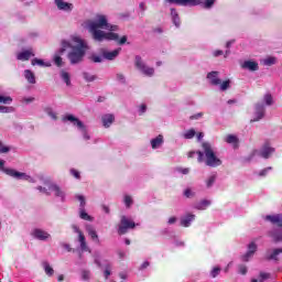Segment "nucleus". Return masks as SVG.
Returning <instances> with one entry per match:
<instances>
[{
    "instance_id": "20",
    "label": "nucleus",
    "mask_w": 282,
    "mask_h": 282,
    "mask_svg": "<svg viewBox=\"0 0 282 282\" xmlns=\"http://www.w3.org/2000/svg\"><path fill=\"white\" fill-rule=\"evenodd\" d=\"M86 232L89 235V237L96 242L100 243V239L98 238V232H96V229L91 225L86 226Z\"/></svg>"
},
{
    "instance_id": "32",
    "label": "nucleus",
    "mask_w": 282,
    "mask_h": 282,
    "mask_svg": "<svg viewBox=\"0 0 282 282\" xmlns=\"http://www.w3.org/2000/svg\"><path fill=\"white\" fill-rule=\"evenodd\" d=\"M51 191H54L56 197H62V199H65V193L61 191L58 185H51Z\"/></svg>"
},
{
    "instance_id": "10",
    "label": "nucleus",
    "mask_w": 282,
    "mask_h": 282,
    "mask_svg": "<svg viewBox=\"0 0 282 282\" xmlns=\"http://www.w3.org/2000/svg\"><path fill=\"white\" fill-rule=\"evenodd\" d=\"M63 120H68V122H72L74 127H77L82 131H85V123H83V121H80V119L76 118L74 115H67L63 118Z\"/></svg>"
},
{
    "instance_id": "22",
    "label": "nucleus",
    "mask_w": 282,
    "mask_h": 282,
    "mask_svg": "<svg viewBox=\"0 0 282 282\" xmlns=\"http://www.w3.org/2000/svg\"><path fill=\"white\" fill-rule=\"evenodd\" d=\"M170 10H171L172 22L174 23L175 28H180V25H182L180 13H177V10L175 8H171Z\"/></svg>"
},
{
    "instance_id": "6",
    "label": "nucleus",
    "mask_w": 282,
    "mask_h": 282,
    "mask_svg": "<svg viewBox=\"0 0 282 282\" xmlns=\"http://www.w3.org/2000/svg\"><path fill=\"white\" fill-rule=\"evenodd\" d=\"M133 228H135V223L127 216H121L118 235H127L129 230H133Z\"/></svg>"
},
{
    "instance_id": "30",
    "label": "nucleus",
    "mask_w": 282,
    "mask_h": 282,
    "mask_svg": "<svg viewBox=\"0 0 282 282\" xmlns=\"http://www.w3.org/2000/svg\"><path fill=\"white\" fill-rule=\"evenodd\" d=\"M195 154L198 155L197 161L199 163L204 162V152H202V151H197V152L191 151V152H188L187 158L193 159V158H195Z\"/></svg>"
},
{
    "instance_id": "59",
    "label": "nucleus",
    "mask_w": 282,
    "mask_h": 282,
    "mask_svg": "<svg viewBox=\"0 0 282 282\" xmlns=\"http://www.w3.org/2000/svg\"><path fill=\"white\" fill-rule=\"evenodd\" d=\"M37 191H40L41 193H46L47 195H50V192H47V189L44 188L43 186H37Z\"/></svg>"
},
{
    "instance_id": "52",
    "label": "nucleus",
    "mask_w": 282,
    "mask_h": 282,
    "mask_svg": "<svg viewBox=\"0 0 282 282\" xmlns=\"http://www.w3.org/2000/svg\"><path fill=\"white\" fill-rule=\"evenodd\" d=\"M184 195H185V197L191 198V197H193L195 194L191 191V188H186V189L184 191Z\"/></svg>"
},
{
    "instance_id": "9",
    "label": "nucleus",
    "mask_w": 282,
    "mask_h": 282,
    "mask_svg": "<svg viewBox=\"0 0 282 282\" xmlns=\"http://www.w3.org/2000/svg\"><path fill=\"white\" fill-rule=\"evenodd\" d=\"M276 150L272 147H270V142H264V144L262 145L261 150H260V158H263L264 160L270 159V155H272V153H274Z\"/></svg>"
},
{
    "instance_id": "25",
    "label": "nucleus",
    "mask_w": 282,
    "mask_h": 282,
    "mask_svg": "<svg viewBox=\"0 0 282 282\" xmlns=\"http://www.w3.org/2000/svg\"><path fill=\"white\" fill-rule=\"evenodd\" d=\"M24 78L30 83V85H36V76L30 69L24 70Z\"/></svg>"
},
{
    "instance_id": "64",
    "label": "nucleus",
    "mask_w": 282,
    "mask_h": 282,
    "mask_svg": "<svg viewBox=\"0 0 282 282\" xmlns=\"http://www.w3.org/2000/svg\"><path fill=\"white\" fill-rule=\"evenodd\" d=\"M63 248H65V250H67V252H72V247L69 245L64 243Z\"/></svg>"
},
{
    "instance_id": "54",
    "label": "nucleus",
    "mask_w": 282,
    "mask_h": 282,
    "mask_svg": "<svg viewBox=\"0 0 282 282\" xmlns=\"http://www.w3.org/2000/svg\"><path fill=\"white\" fill-rule=\"evenodd\" d=\"M32 65H44V62H43V59L33 58L32 59Z\"/></svg>"
},
{
    "instance_id": "41",
    "label": "nucleus",
    "mask_w": 282,
    "mask_h": 282,
    "mask_svg": "<svg viewBox=\"0 0 282 282\" xmlns=\"http://www.w3.org/2000/svg\"><path fill=\"white\" fill-rule=\"evenodd\" d=\"M83 76L87 83H94V80H96V76L89 75V73H83Z\"/></svg>"
},
{
    "instance_id": "1",
    "label": "nucleus",
    "mask_w": 282,
    "mask_h": 282,
    "mask_svg": "<svg viewBox=\"0 0 282 282\" xmlns=\"http://www.w3.org/2000/svg\"><path fill=\"white\" fill-rule=\"evenodd\" d=\"M89 32L93 34V39L99 43L102 41H116L118 45H124L127 43V35L120 37L118 33V25L109 24L107 15L98 14L95 21L88 23Z\"/></svg>"
},
{
    "instance_id": "46",
    "label": "nucleus",
    "mask_w": 282,
    "mask_h": 282,
    "mask_svg": "<svg viewBox=\"0 0 282 282\" xmlns=\"http://www.w3.org/2000/svg\"><path fill=\"white\" fill-rule=\"evenodd\" d=\"M0 102H3V105H10V102H12V97H3L0 95Z\"/></svg>"
},
{
    "instance_id": "53",
    "label": "nucleus",
    "mask_w": 282,
    "mask_h": 282,
    "mask_svg": "<svg viewBox=\"0 0 282 282\" xmlns=\"http://www.w3.org/2000/svg\"><path fill=\"white\" fill-rule=\"evenodd\" d=\"M204 116V112H198L194 116H191L189 119L192 120H199V118H202Z\"/></svg>"
},
{
    "instance_id": "42",
    "label": "nucleus",
    "mask_w": 282,
    "mask_h": 282,
    "mask_svg": "<svg viewBox=\"0 0 282 282\" xmlns=\"http://www.w3.org/2000/svg\"><path fill=\"white\" fill-rule=\"evenodd\" d=\"M76 199H78V202H80L79 208H85L86 206V202H85V196L83 195H76Z\"/></svg>"
},
{
    "instance_id": "34",
    "label": "nucleus",
    "mask_w": 282,
    "mask_h": 282,
    "mask_svg": "<svg viewBox=\"0 0 282 282\" xmlns=\"http://www.w3.org/2000/svg\"><path fill=\"white\" fill-rule=\"evenodd\" d=\"M62 79L64 80V83L67 85V87H69L72 85V79L69 77V73L62 70Z\"/></svg>"
},
{
    "instance_id": "36",
    "label": "nucleus",
    "mask_w": 282,
    "mask_h": 282,
    "mask_svg": "<svg viewBox=\"0 0 282 282\" xmlns=\"http://www.w3.org/2000/svg\"><path fill=\"white\" fill-rule=\"evenodd\" d=\"M53 61L57 67H63V57L61 55H54Z\"/></svg>"
},
{
    "instance_id": "28",
    "label": "nucleus",
    "mask_w": 282,
    "mask_h": 282,
    "mask_svg": "<svg viewBox=\"0 0 282 282\" xmlns=\"http://www.w3.org/2000/svg\"><path fill=\"white\" fill-rule=\"evenodd\" d=\"M271 274L270 273H265L263 271H261L259 273V278L258 279H251V282H264L268 281V279H270Z\"/></svg>"
},
{
    "instance_id": "3",
    "label": "nucleus",
    "mask_w": 282,
    "mask_h": 282,
    "mask_svg": "<svg viewBox=\"0 0 282 282\" xmlns=\"http://www.w3.org/2000/svg\"><path fill=\"white\" fill-rule=\"evenodd\" d=\"M202 147L206 158L205 160L206 166H212L213 169H216V166H221V160L217 158L210 143L203 142Z\"/></svg>"
},
{
    "instance_id": "45",
    "label": "nucleus",
    "mask_w": 282,
    "mask_h": 282,
    "mask_svg": "<svg viewBox=\"0 0 282 282\" xmlns=\"http://www.w3.org/2000/svg\"><path fill=\"white\" fill-rule=\"evenodd\" d=\"M70 175H73L75 180H80V172L76 169H70Z\"/></svg>"
},
{
    "instance_id": "37",
    "label": "nucleus",
    "mask_w": 282,
    "mask_h": 282,
    "mask_svg": "<svg viewBox=\"0 0 282 282\" xmlns=\"http://www.w3.org/2000/svg\"><path fill=\"white\" fill-rule=\"evenodd\" d=\"M14 111L13 107L0 106V113H12Z\"/></svg>"
},
{
    "instance_id": "7",
    "label": "nucleus",
    "mask_w": 282,
    "mask_h": 282,
    "mask_svg": "<svg viewBox=\"0 0 282 282\" xmlns=\"http://www.w3.org/2000/svg\"><path fill=\"white\" fill-rule=\"evenodd\" d=\"M73 230L78 235V241L80 243V249L83 252H91V249L87 246V240L85 239V234L78 228V226L73 225Z\"/></svg>"
},
{
    "instance_id": "47",
    "label": "nucleus",
    "mask_w": 282,
    "mask_h": 282,
    "mask_svg": "<svg viewBox=\"0 0 282 282\" xmlns=\"http://www.w3.org/2000/svg\"><path fill=\"white\" fill-rule=\"evenodd\" d=\"M238 270L240 274H243V275L248 274V267H246V264H240L238 267Z\"/></svg>"
},
{
    "instance_id": "48",
    "label": "nucleus",
    "mask_w": 282,
    "mask_h": 282,
    "mask_svg": "<svg viewBox=\"0 0 282 282\" xmlns=\"http://www.w3.org/2000/svg\"><path fill=\"white\" fill-rule=\"evenodd\" d=\"M90 61H93V63H102V57L100 55H91Z\"/></svg>"
},
{
    "instance_id": "18",
    "label": "nucleus",
    "mask_w": 282,
    "mask_h": 282,
    "mask_svg": "<svg viewBox=\"0 0 282 282\" xmlns=\"http://www.w3.org/2000/svg\"><path fill=\"white\" fill-rule=\"evenodd\" d=\"M242 69H249V72H259V63L252 61H245L241 65Z\"/></svg>"
},
{
    "instance_id": "55",
    "label": "nucleus",
    "mask_w": 282,
    "mask_h": 282,
    "mask_svg": "<svg viewBox=\"0 0 282 282\" xmlns=\"http://www.w3.org/2000/svg\"><path fill=\"white\" fill-rule=\"evenodd\" d=\"M89 275H90L89 271H83L82 273L84 281H89Z\"/></svg>"
},
{
    "instance_id": "23",
    "label": "nucleus",
    "mask_w": 282,
    "mask_h": 282,
    "mask_svg": "<svg viewBox=\"0 0 282 282\" xmlns=\"http://www.w3.org/2000/svg\"><path fill=\"white\" fill-rule=\"evenodd\" d=\"M225 142H227V144H232L234 149H239V138L235 134H228Z\"/></svg>"
},
{
    "instance_id": "49",
    "label": "nucleus",
    "mask_w": 282,
    "mask_h": 282,
    "mask_svg": "<svg viewBox=\"0 0 282 282\" xmlns=\"http://www.w3.org/2000/svg\"><path fill=\"white\" fill-rule=\"evenodd\" d=\"M213 6H215V0H205L204 8L208 10L213 8Z\"/></svg>"
},
{
    "instance_id": "14",
    "label": "nucleus",
    "mask_w": 282,
    "mask_h": 282,
    "mask_svg": "<svg viewBox=\"0 0 282 282\" xmlns=\"http://www.w3.org/2000/svg\"><path fill=\"white\" fill-rule=\"evenodd\" d=\"M265 116V107L261 104L256 105V117L251 122H259Z\"/></svg>"
},
{
    "instance_id": "2",
    "label": "nucleus",
    "mask_w": 282,
    "mask_h": 282,
    "mask_svg": "<svg viewBox=\"0 0 282 282\" xmlns=\"http://www.w3.org/2000/svg\"><path fill=\"white\" fill-rule=\"evenodd\" d=\"M73 43L76 45H72L66 40H63L61 45L62 47L58 51V54L63 55L67 50H70V52L67 55V58L70 63V65H78V63H83V58H85V54H87V51L89 50V46H87V43L83 41V39L75 36L73 37Z\"/></svg>"
},
{
    "instance_id": "33",
    "label": "nucleus",
    "mask_w": 282,
    "mask_h": 282,
    "mask_svg": "<svg viewBox=\"0 0 282 282\" xmlns=\"http://www.w3.org/2000/svg\"><path fill=\"white\" fill-rule=\"evenodd\" d=\"M195 135H197V132L195 131V129H189L185 131V133L183 134V138H185V140H193Z\"/></svg>"
},
{
    "instance_id": "27",
    "label": "nucleus",
    "mask_w": 282,
    "mask_h": 282,
    "mask_svg": "<svg viewBox=\"0 0 282 282\" xmlns=\"http://www.w3.org/2000/svg\"><path fill=\"white\" fill-rule=\"evenodd\" d=\"M43 268H44V272L46 274V276H54V268H52V265H50V262L44 261L42 263Z\"/></svg>"
},
{
    "instance_id": "12",
    "label": "nucleus",
    "mask_w": 282,
    "mask_h": 282,
    "mask_svg": "<svg viewBox=\"0 0 282 282\" xmlns=\"http://www.w3.org/2000/svg\"><path fill=\"white\" fill-rule=\"evenodd\" d=\"M254 252H257V243L251 242L248 246V251L242 256V261H250L254 256Z\"/></svg>"
},
{
    "instance_id": "56",
    "label": "nucleus",
    "mask_w": 282,
    "mask_h": 282,
    "mask_svg": "<svg viewBox=\"0 0 282 282\" xmlns=\"http://www.w3.org/2000/svg\"><path fill=\"white\" fill-rule=\"evenodd\" d=\"M189 171L191 170H188V167H185V169L180 167L178 169V172L182 173L183 175H188Z\"/></svg>"
},
{
    "instance_id": "8",
    "label": "nucleus",
    "mask_w": 282,
    "mask_h": 282,
    "mask_svg": "<svg viewBox=\"0 0 282 282\" xmlns=\"http://www.w3.org/2000/svg\"><path fill=\"white\" fill-rule=\"evenodd\" d=\"M164 3H175L176 6H189V7H195V6H200L202 0H164Z\"/></svg>"
},
{
    "instance_id": "40",
    "label": "nucleus",
    "mask_w": 282,
    "mask_h": 282,
    "mask_svg": "<svg viewBox=\"0 0 282 282\" xmlns=\"http://www.w3.org/2000/svg\"><path fill=\"white\" fill-rule=\"evenodd\" d=\"M219 272H221V268L215 267L210 272L212 278L217 279V276H219Z\"/></svg>"
},
{
    "instance_id": "38",
    "label": "nucleus",
    "mask_w": 282,
    "mask_h": 282,
    "mask_svg": "<svg viewBox=\"0 0 282 282\" xmlns=\"http://www.w3.org/2000/svg\"><path fill=\"white\" fill-rule=\"evenodd\" d=\"M216 180H217V175L209 176V178L206 181L207 188H210V186H213V184H215Z\"/></svg>"
},
{
    "instance_id": "16",
    "label": "nucleus",
    "mask_w": 282,
    "mask_h": 282,
    "mask_svg": "<svg viewBox=\"0 0 282 282\" xmlns=\"http://www.w3.org/2000/svg\"><path fill=\"white\" fill-rule=\"evenodd\" d=\"M102 124L105 129H109L116 121V117L112 113H107L101 117Z\"/></svg>"
},
{
    "instance_id": "31",
    "label": "nucleus",
    "mask_w": 282,
    "mask_h": 282,
    "mask_svg": "<svg viewBox=\"0 0 282 282\" xmlns=\"http://www.w3.org/2000/svg\"><path fill=\"white\" fill-rule=\"evenodd\" d=\"M79 217L80 219H84V221L93 220L91 216H89V214H87V212L85 210V207H79Z\"/></svg>"
},
{
    "instance_id": "11",
    "label": "nucleus",
    "mask_w": 282,
    "mask_h": 282,
    "mask_svg": "<svg viewBox=\"0 0 282 282\" xmlns=\"http://www.w3.org/2000/svg\"><path fill=\"white\" fill-rule=\"evenodd\" d=\"M207 78L210 85H214V87H217V85H221V79L219 78V72L217 70H213L208 73Z\"/></svg>"
},
{
    "instance_id": "26",
    "label": "nucleus",
    "mask_w": 282,
    "mask_h": 282,
    "mask_svg": "<svg viewBox=\"0 0 282 282\" xmlns=\"http://www.w3.org/2000/svg\"><path fill=\"white\" fill-rule=\"evenodd\" d=\"M195 220V215L193 214H188L186 217L181 219V226H183V228H188V226H191V221Z\"/></svg>"
},
{
    "instance_id": "62",
    "label": "nucleus",
    "mask_w": 282,
    "mask_h": 282,
    "mask_svg": "<svg viewBox=\"0 0 282 282\" xmlns=\"http://www.w3.org/2000/svg\"><path fill=\"white\" fill-rule=\"evenodd\" d=\"M221 55H224V51L218 50L214 52V56H221Z\"/></svg>"
},
{
    "instance_id": "24",
    "label": "nucleus",
    "mask_w": 282,
    "mask_h": 282,
    "mask_svg": "<svg viewBox=\"0 0 282 282\" xmlns=\"http://www.w3.org/2000/svg\"><path fill=\"white\" fill-rule=\"evenodd\" d=\"M162 144H164V137L162 134H159L156 138L151 140L152 149H160Z\"/></svg>"
},
{
    "instance_id": "15",
    "label": "nucleus",
    "mask_w": 282,
    "mask_h": 282,
    "mask_svg": "<svg viewBox=\"0 0 282 282\" xmlns=\"http://www.w3.org/2000/svg\"><path fill=\"white\" fill-rule=\"evenodd\" d=\"M32 236L40 241H47L50 239V234L42 229H34Z\"/></svg>"
},
{
    "instance_id": "5",
    "label": "nucleus",
    "mask_w": 282,
    "mask_h": 282,
    "mask_svg": "<svg viewBox=\"0 0 282 282\" xmlns=\"http://www.w3.org/2000/svg\"><path fill=\"white\" fill-rule=\"evenodd\" d=\"M134 66L139 69V72H142L144 76H153L155 74V68L147 66L144 61H142V56L137 55L134 57Z\"/></svg>"
},
{
    "instance_id": "58",
    "label": "nucleus",
    "mask_w": 282,
    "mask_h": 282,
    "mask_svg": "<svg viewBox=\"0 0 282 282\" xmlns=\"http://www.w3.org/2000/svg\"><path fill=\"white\" fill-rule=\"evenodd\" d=\"M149 265H151V263L149 261H145L141 264V270H147V268H149Z\"/></svg>"
},
{
    "instance_id": "19",
    "label": "nucleus",
    "mask_w": 282,
    "mask_h": 282,
    "mask_svg": "<svg viewBox=\"0 0 282 282\" xmlns=\"http://www.w3.org/2000/svg\"><path fill=\"white\" fill-rule=\"evenodd\" d=\"M122 48H117L112 52L104 51L102 56L104 58H106V61H113L115 58H118V55L120 54Z\"/></svg>"
},
{
    "instance_id": "50",
    "label": "nucleus",
    "mask_w": 282,
    "mask_h": 282,
    "mask_svg": "<svg viewBox=\"0 0 282 282\" xmlns=\"http://www.w3.org/2000/svg\"><path fill=\"white\" fill-rule=\"evenodd\" d=\"M10 152V148L7 145H3V143L0 141V153H8Z\"/></svg>"
},
{
    "instance_id": "63",
    "label": "nucleus",
    "mask_w": 282,
    "mask_h": 282,
    "mask_svg": "<svg viewBox=\"0 0 282 282\" xmlns=\"http://www.w3.org/2000/svg\"><path fill=\"white\" fill-rule=\"evenodd\" d=\"M175 221H177V218L171 217V218L169 219L167 224L173 225V224H175Z\"/></svg>"
},
{
    "instance_id": "4",
    "label": "nucleus",
    "mask_w": 282,
    "mask_h": 282,
    "mask_svg": "<svg viewBox=\"0 0 282 282\" xmlns=\"http://www.w3.org/2000/svg\"><path fill=\"white\" fill-rule=\"evenodd\" d=\"M6 166V161L0 159V169L6 173V175H9V177H14V180H30V175L19 172L14 169L10 167H4Z\"/></svg>"
},
{
    "instance_id": "44",
    "label": "nucleus",
    "mask_w": 282,
    "mask_h": 282,
    "mask_svg": "<svg viewBox=\"0 0 282 282\" xmlns=\"http://www.w3.org/2000/svg\"><path fill=\"white\" fill-rule=\"evenodd\" d=\"M124 204L127 208H131V204H133V198H131V196L129 195L124 196Z\"/></svg>"
},
{
    "instance_id": "13",
    "label": "nucleus",
    "mask_w": 282,
    "mask_h": 282,
    "mask_svg": "<svg viewBox=\"0 0 282 282\" xmlns=\"http://www.w3.org/2000/svg\"><path fill=\"white\" fill-rule=\"evenodd\" d=\"M55 6L59 10H63L64 12H72V10H74V4L69 2H65L63 0H55Z\"/></svg>"
},
{
    "instance_id": "51",
    "label": "nucleus",
    "mask_w": 282,
    "mask_h": 282,
    "mask_svg": "<svg viewBox=\"0 0 282 282\" xmlns=\"http://www.w3.org/2000/svg\"><path fill=\"white\" fill-rule=\"evenodd\" d=\"M269 171H272L271 166L265 167L264 170L260 171V173H259L260 177H265V175H268Z\"/></svg>"
},
{
    "instance_id": "60",
    "label": "nucleus",
    "mask_w": 282,
    "mask_h": 282,
    "mask_svg": "<svg viewBox=\"0 0 282 282\" xmlns=\"http://www.w3.org/2000/svg\"><path fill=\"white\" fill-rule=\"evenodd\" d=\"M106 279H109V276H111V271L109 269H106L104 272Z\"/></svg>"
},
{
    "instance_id": "17",
    "label": "nucleus",
    "mask_w": 282,
    "mask_h": 282,
    "mask_svg": "<svg viewBox=\"0 0 282 282\" xmlns=\"http://www.w3.org/2000/svg\"><path fill=\"white\" fill-rule=\"evenodd\" d=\"M279 254H282V248L273 249L272 253H265V261H279Z\"/></svg>"
},
{
    "instance_id": "29",
    "label": "nucleus",
    "mask_w": 282,
    "mask_h": 282,
    "mask_svg": "<svg viewBox=\"0 0 282 282\" xmlns=\"http://www.w3.org/2000/svg\"><path fill=\"white\" fill-rule=\"evenodd\" d=\"M208 206H210V200L203 199L198 204H196L195 208L197 210H206V208H208Z\"/></svg>"
},
{
    "instance_id": "21",
    "label": "nucleus",
    "mask_w": 282,
    "mask_h": 282,
    "mask_svg": "<svg viewBox=\"0 0 282 282\" xmlns=\"http://www.w3.org/2000/svg\"><path fill=\"white\" fill-rule=\"evenodd\" d=\"M34 56V52L32 48H29L26 51H22L17 55L18 61H28L29 58H32Z\"/></svg>"
},
{
    "instance_id": "57",
    "label": "nucleus",
    "mask_w": 282,
    "mask_h": 282,
    "mask_svg": "<svg viewBox=\"0 0 282 282\" xmlns=\"http://www.w3.org/2000/svg\"><path fill=\"white\" fill-rule=\"evenodd\" d=\"M145 111H147V105L142 104L140 106V116H142V113H145Z\"/></svg>"
},
{
    "instance_id": "43",
    "label": "nucleus",
    "mask_w": 282,
    "mask_h": 282,
    "mask_svg": "<svg viewBox=\"0 0 282 282\" xmlns=\"http://www.w3.org/2000/svg\"><path fill=\"white\" fill-rule=\"evenodd\" d=\"M264 102L268 106H271L274 102L273 99H272V95L271 94L264 95Z\"/></svg>"
},
{
    "instance_id": "39",
    "label": "nucleus",
    "mask_w": 282,
    "mask_h": 282,
    "mask_svg": "<svg viewBox=\"0 0 282 282\" xmlns=\"http://www.w3.org/2000/svg\"><path fill=\"white\" fill-rule=\"evenodd\" d=\"M276 64V57H268L264 59V65L269 67Z\"/></svg>"
},
{
    "instance_id": "35",
    "label": "nucleus",
    "mask_w": 282,
    "mask_h": 282,
    "mask_svg": "<svg viewBox=\"0 0 282 282\" xmlns=\"http://www.w3.org/2000/svg\"><path fill=\"white\" fill-rule=\"evenodd\" d=\"M220 90L226 91L227 89H230V79H226L225 82H220Z\"/></svg>"
},
{
    "instance_id": "61",
    "label": "nucleus",
    "mask_w": 282,
    "mask_h": 282,
    "mask_svg": "<svg viewBox=\"0 0 282 282\" xmlns=\"http://www.w3.org/2000/svg\"><path fill=\"white\" fill-rule=\"evenodd\" d=\"M117 79L120 80L121 83L124 82V75L117 74Z\"/></svg>"
}]
</instances>
